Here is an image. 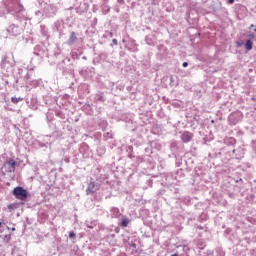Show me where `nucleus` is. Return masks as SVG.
I'll return each mask as SVG.
<instances>
[{
    "label": "nucleus",
    "mask_w": 256,
    "mask_h": 256,
    "mask_svg": "<svg viewBox=\"0 0 256 256\" xmlns=\"http://www.w3.org/2000/svg\"><path fill=\"white\" fill-rule=\"evenodd\" d=\"M14 205L13 204H10V205H8V209H14Z\"/></svg>",
    "instance_id": "obj_23"
},
{
    "label": "nucleus",
    "mask_w": 256,
    "mask_h": 256,
    "mask_svg": "<svg viewBox=\"0 0 256 256\" xmlns=\"http://www.w3.org/2000/svg\"><path fill=\"white\" fill-rule=\"evenodd\" d=\"M253 37H255V35H253V34H250V35H249V38H250V39H253Z\"/></svg>",
    "instance_id": "obj_25"
},
{
    "label": "nucleus",
    "mask_w": 256,
    "mask_h": 256,
    "mask_svg": "<svg viewBox=\"0 0 256 256\" xmlns=\"http://www.w3.org/2000/svg\"><path fill=\"white\" fill-rule=\"evenodd\" d=\"M17 99H18V102H19V101H23V98H21V97H19V98H17Z\"/></svg>",
    "instance_id": "obj_28"
},
{
    "label": "nucleus",
    "mask_w": 256,
    "mask_h": 256,
    "mask_svg": "<svg viewBox=\"0 0 256 256\" xmlns=\"http://www.w3.org/2000/svg\"><path fill=\"white\" fill-rule=\"evenodd\" d=\"M11 101L12 103H15V104L19 103V99L17 97H12Z\"/></svg>",
    "instance_id": "obj_13"
},
{
    "label": "nucleus",
    "mask_w": 256,
    "mask_h": 256,
    "mask_svg": "<svg viewBox=\"0 0 256 256\" xmlns=\"http://www.w3.org/2000/svg\"><path fill=\"white\" fill-rule=\"evenodd\" d=\"M113 212L119 214L118 208H113Z\"/></svg>",
    "instance_id": "obj_22"
},
{
    "label": "nucleus",
    "mask_w": 256,
    "mask_h": 256,
    "mask_svg": "<svg viewBox=\"0 0 256 256\" xmlns=\"http://www.w3.org/2000/svg\"><path fill=\"white\" fill-rule=\"evenodd\" d=\"M129 158L133 159V154L129 153Z\"/></svg>",
    "instance_id": "obj_26"
},
{
    "label": "nucleus",
    "mask_w": 256,
    "mask_h": 256,
    "mask_svg": "<svg viewBox=\"0 0 256 256\" xmlns=\"http://www.w3.org/2000/svg\"><path fill=\"white\" fill-rule=\"evenodd\" d=\"M191 139H193V133L189 132V131H184L181 135V141H183V143H189L191 142Z\"/></svg>",
    "instance_id": "obj_5"
},
{
    "label": "nucleus",
    "mask_w": 256,
    "mask_h": 256,
    "mask_svg": "<svg viewBox=\"0 0 256 256\" xmlns=\"http://www.w3.org/2000/svg\"><path fill=\"white\" fill-rule=\"evenodd\" d=\"M69 237H70V239H75V237H76L75 232L71 231L69 233Z\"/></svg>",
    "instance_id": "obj_14"
},
{
    "label": "nucleus",
    "mask_w": 256,
    "mask_h": 256,
    "mask_svg": "<svg viewBox=\"0 0 256 256\" xmlns=\"http://www.w3.org/2000/svg\"><path fill=\"white\" fill-rule=\"evenodd\" d=\"M6 62H7V57H4L2 60V64L5 65Z\"/></svg>",
    "instance_id": "obj_19"
},
{
    "label": "nucleus",
    "mask_w": 256,
    "mask_h": 256,
    "mask_svg": "<svg viewBox=\"0 0 256 256\" xmlns=\"http://www.w3.org/2000/svg\"><path fill=\"white\" fill-rule=\"evenodd\" d=\"M75 41H77V34L75 32H71L67 41V45H75Z\"/></svg>",
    "instance_id": "obj_7"
},
{
    "label": "nucleus",
    "mask_w": 256,
    "mask_h": 256,
    "mask_svg": "<svg viewBox=\"0 0 256 256\" xmlns=\"http://www.w3.org/2000/svg\"><path fill=\"white\" fill-rule=\"evenodd\" d=\"M6 229H8V231H9V227L8 226H6Z\"/></svg>",
    "instance_id": "obj_33"
},
{
    "label": "nucleus",
    "mask_w": 256,
    "mask_h": 256,
    "mask_svg": "<svg viewBox=\"0 0 256 256\" xmlns=\"http://www.w3.org/2000/svg\"><path fill=\"white\" fill-rule=\"evenodd\" d=\"M17 167V162L14 159H8L2 166V173L7 175V173H15Z\"/></svg>",
    "instance_id": "obj_2"
},
{
    "label": "nucleus",
    "mask_w": 256,
    "mask_h": 256,
    "mask_svg": "<svg viewBox=\"0 0 256 256\" xmlns=\"http://www.w3.org/2000/svg\"><path fill=\"white\" fill-rule=\"evenodd\" d=\"M110 37H113V32H109Z\"/></svg>",
    "instance_id": "obj_29"
},
{
    "label": "nucleus",
    "mask_w": 256,
    "mask_h": 256,
    "mask_svg": "<svg viewBox=\"0 0 256 256\" xmlns=\"http://www.w3.org/2000/svg\"><path fill=\"white\" fill-rule=\"evenodd\" d=\"M99 191V185L95 184V182H90L86 189L87 195H93V193H97Z\"/></svg>",
    "instance_id": "obj_4"
},
{
    "label": "nucleus",
    "mask_w": 256,
    "mask_h": 256,
    "mask_svg": "<svg viewBox=\"0 0 256 256\" xmlns=\"http://www.w3.org/2000/svg\"><path fill=\"white\" fill-rule=\"evenodd\" d=\"M86 226L88 227V229H94L97 226V221H86Z\"/></svg>",
    "instance_id": "obj_9"
},
{
    "label": "nucleus",
    "mask_w": 256,
    "mask_h": 256,
    "mask_svg": "<svg viewBox=\"0 0 256 256\" xmlns=\"http://www.w3.org/2000/svg\"><path fill=\"white\" fill-rule=\"evenodd\" d=\"M12 231H15V227L12 228Z\"/></svg>",
    "instance_id": "obj_32"
},
{
    "label": "nucleus",
    "mask_w": 256,
    "mask_h": 256,
    "mask_svg": "<svg viewBox=\"0 0 256 256\" xmlns=\"http://www.w3.org/2000/svg\"><path fill=\"white\" fill-rule=\"evenodd\" d=\"M131 247H133V249H136L137 248V244L133 243V244H131Z\"/></svg>",
    "instance_id": "obj_24"
},
{
    "label": "nucleus",
    "mask_w": 256,
    "mask_h": 256,
    "mask_svg": "<svg viewBox=\"0 0 256 256\" xmlns=\"http://www.w3.org/2000/svg\"><path fill=\"white\" fill-rule=\"evenodd\" d=\"M253 27H255V25L251 24L249 29H253Z\"/></svg>",
    "instance_id": "obj_27"
},
{
    "label": "nucleus",
    "mask_w": 256,
    "mask_h": 256,
    "mask_svg": "<svg viewBox=\"0 0 256 256\" xmlns=\"http://www.w3.org/2000/svg\"><path fill=\"white\" fill-rule=\"evenodd\" d=\"M171 256H179V254H172Z\"/></svg>",
    "instance_id": "obj_31"
},
{
    "label": "nucleus",
    "mask_w": 256,
    "mask_h": 256,
    "mask_svg": "<svg viewBox=\"0 0 256 256\" xmlns=\"http://www.w3.org/2000/svg\"><path fill=\"white\" fill-rule=\"evenodd\" d=\"M236 159H243V154H236Z\"/></svg>",
    "instance_id": "obj_16"
},
{
    "label": "nucleus",
    "mask_w": 256,
    "mask_h": 256,
    "mask_svg": "<svg viewBox=\"0 0 256 256\" xmlns=\"http://www.w3.org/2000/svg\"><path fill=\"white\" fill-rule=\"evenodd\" d=\"M206 255H207V256H213V250H208V251L206 252Z\"/></svg>",
    "instance_id": "obj_15"
},
{
    "label": "nucleus",
    "mask_w": 256,
    "mask_h": 256,
    "mask_svg": "<svg viewBox=\"0 0 256 256\" xmlns=\"http://www.w3.org/2000/svg\"><path fill=\"white\" fill-rule=\"evenodd\" d=\"M182 66H183V67H189V63L183 62Z\"/></svg>",
    "instance_id": "obj_20"
},
{
    "label": "nucleus",
    "mask_w": 256,
    "mask_h": 256,
    "mask_svg": "<svg viewBox=\"0 0 256 256\" xmlns=\"http://www.w3.org/2000/svg\"><path fill=\"white\" fill-rule=\"evenodd\" d=\"M12 195L16 197V199H19V201H27V197H29V192L21 186L15 187Z\"/></svg>",
    "instance_id": "obj_1"
},
{
    "label": "nucleus",
    "mask_w": 256,
    "mask_h": 256,
    "mask_svg": "<svg viewBox=\"0 0 256 256\" xmlns=\"http://www.w3.org/2000/svg\"><path fill=\"white\" fill-rule=\"evenodd\" d=\"M233 3H235V0H228L229 5H233Z\"/></svg>",
    "instance_id": "obj_18"
},
{
    "label": "nucleus",
    "mask_w": 256,
    "mask_h": 256,
    "mask_svg": "<svg viewBox=\"0 0 256 256\" xmlns=\"http://www.w3.org/2000/svg\"><path fill=\"white\" fill-rule=\"evenodd\" d=\"M3 237L4 243H9L11 241V234H6Z\"/></svg>",
    "instance_id": "obj_10"
},
{
    "label": "nucleus",
    "mask_w": 256,
    "mask_h": 256,
    "mask_svg": "<svg viewBox=\"0 0 256 256\" xmlns=\"http://www.w3.org/2000/svg\"><path fill=\"white\" fill-rule=\"evenodd\" d=\"M24 11L25 8L23 7V5H21V2H18V7L15 9V13L17 17H19V19H23V17H25V14H23Z\"/></svg>",
    "instance_id": "obj_6"
},
{
    "label": "nucleus",
    "mask_w": 256,
    "mask_h": 256,
    "mask_svg": "<svg viewBox=\"0 0 256 256\" xmlns=\"http://www.w3.org/2000/svg\"><path fill=\"white\" fill-rule=\"evenodd\" d=\"M244 47L247 51H251V49H253V42L251 40H247L244 44Z\"/></svg>",
    "instance_id": "obj_8"
},
{
    "label": "nucleus",
    "mask_w": 256,
    "mask_h": 256,
    "mask_svg": "<svg viewBox=\"0 0 256 256\" xmlns=\"http://www.w3.org/2000/svg\"><path fill=\"white\" fill-rule=\"evenodd\" d=\"M95 99L96 101H105V99L103 98V94H96Z\"/></svg>",
    "instance_id": "obj_11"
},
{
    "label": "nucleus",
    "mask_w": 256,
    "mask_h": 256,
    "mask_svg": "<svg viewBox=\"0 0 256 256\" xmlns=\"http://www.w3.org/2000/svg\"><path fill=\"white\" fill-rule=\"evenodd\" d=\"M128 151H130L131 153H133V146H129V147H128Z\"/></svg>",
    "instance_id": "obj_21"
},
{
    "label": "nucleus",
    "mask_w": 256,
    "mask_h": 256,
    "mask_svg": "<svg viewBox=\"0 0 256 256\" xmlns=\"http://www.w3.org/2000/svg\"><path fill=\"white\" fill-rule=\"evenodd\" d=\"M0 225H1V222H0Z\"/></svg>",
    "instance_id": "obj_34"
},
{
    "label": "nucleus",
    "mask_w": 256,
    "mask_h": 256,
    "mask_svg": "<svg viewBox=\"0 0 256 256\" xmlns=\"http://www.w3.org/2000/svg\"><path fill=\"white\" fill-rule=\"evenodd\" d=\"M127 225H129V219L124 218L121 222V226L122 227H127Z\"/></svg>",
    "instance_id": "obj_12"
},
{
    "label": "nucleus",
    "mask_w": 256,
    "mask_h": 256,
    "mask_svg": "<svg viewBox=\"0 0 256 256\" xmlns=\"http://www.w3.org/2000/svg\"><path fill=\"white\" fill-rule=\"evenodd\" d=\"M237 151H239V150L234 149V150L232 151V153H237Z\"/></svg>",
    "instance_id": "obj_30"
},
{
    "label": "nucleus",
    "mask_w": 256,
    "mask_h": 256,
    "mask_svg": "<svg viewBox=\"0 0 256 256\" xmlns=\"http://www.w3.org/2000/svg\"><path fill=\"white\" fill-rule=\"evenodd\" d=\"M112 43H113V45H118L117 39L114 38V39L112 40Z\"/></svg>",
    "instance_id": "obj_17"
},
{
    "label": "nucleus",
    "mask_w": 256,
    "mask_h": 256,
    "mask_svg": "<svg viewBox=\"0 0 256 256\" xmlns=\"http://www.w3.org/2000/svg\"><path fill=\"white\" fill-rule=\"evenodd\" d=\"M7 32L13 37H17L23 33V28L19 27V25L12 24L8 27Z\"/></svg>",
    "instance_id": "obj_3"
}]
</instances>
